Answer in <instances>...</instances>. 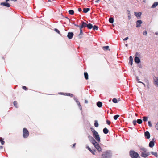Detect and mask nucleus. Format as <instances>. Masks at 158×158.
<instances>
[{"label":"nucleus","instance_id":"nucleus-1","mask_svg":"<svg viewBox=\"0 0 158 158\" xmlns=\"http://www.w3.org/2000/svg\"><path fill=\"white\" fill-rule=\"evenodd\" d=\"M78 27H79L80 30H82L83 28H85L87 27L88 29H91L93 30H98V27L96 25L93 26L91 23L87 24L86 23L82 21L81 23V25L80 26L77 25Z\"/></svg>","mask_w":158,"mask_h":158},{"label":"nucleus","instance_id":"nucleus-2","mask_svg":"<svg viewBox=\"0 0 158 158\" xmlns=\"http://www.w3.org/2000/svg\"><path fill=\"white\" fill-rule=\"evenodd\" d=\"M130 155L132 158H140L139 154L137 152L133 151H130Z\"/></svg>","mask_w":158,"mask_h":158},{"label":"nucleus","instance_id":"nucleus-3","mask_svg":"<svg viewBox=\"0 0 158 158\" xmlns=\"http://www.w3.org/2000/svg\"><path fill=\"white\" fill-rule=\"evenodd\" d=\"M29 135V132L26 128H24L23 130V136L24 138H27Z\"/></svg>","mask_w":158,"mask_h":158},{"label":"nucleus","instance_id":"nucleus-4","mask_svg":"<svg viewBox=\"0 0 158 158\" xmlns=\"http://www.w3.org/2000/svg\"><path fill=\"white\" fill-rule=\"evenodd\" d=\"M93 136L98 142L100 141V138L98 133L96 131L93 134Z\"/></svg>","mask_w":158,"mask_h":158},{"label":"nucleus","instance_id":"nucleus-5","mask_svg":"<svg viewBox=\"0 0 158 158\" xmlns=\"http://www.w3.org/2000/svg\"><path fill=\"white\" fill-rule=\"evenodd\" d=\"M153 83L156 87H158V77H157L154 76L153 77Z\"/></svg>","mask_w":158,"mask_h":158},{"label":"nucleus","instance_id":"nucleus-6","mask_svg":"<svg viewBox=\"0 0 158 158\" xmlns=\"http://www.w3.org/2000/svg\"><path fill=\"white\" fill-rule=\"evenodd\" d=\"M149 155V152H141V156L144 158L147 157Z\"/></svg>","mask_w":158,"mask_h":158},{"label":"nucleus","instance_id":"nucleus-7","mask_svg":"<svg viewBox=\"0 0 158 158\" xmlns=\"http://www.w3.org/2000/svg\"><path fill=\"white\" fill-rule=\"evenodd\" d=\"M88 138L89 139V140L91 142L92 144H93V145H94L95 143H96V141L92 136H88Z\"/></svg>","mask_w":158,"mask_h":158},{"label":"nucleus","instance_id":"nucleus-8","mask_svg":"<svg viewBox=\"0 0 158 158\" xmlns=\"http://www.w3.org/2000/svg\"><path fill=\"white\" fill-rule=\"evenodd\" d=\"M134 14L135 15L136 17L139 19L141 17V16L142 14V13L141 12H134Z\"/></svg>","mask_w":158,"mask_h":158},{"label":"nucleus","instance_id":"nucleus-9","mask_svg":"<svg viewBox=\"0 0 158 158\" xmlns=\"http://www.w3.org/2000/svg\"><path fill=\"white\" fill-rule=\"evenodd\" d=\"M93 145L98 151H100L101 150V148L99 144L97 143V142H96V143H95V144Z\"/></svg>","mask_w":158,"mask_h":158},{"label":"nucleus","instance_id":"nucleus-10","mask_svg":"<svg viewBox=\"0 0 158 158\" xmlns=\"http://www.w3.org/2000/svg\"><path fill=\"white\" fill-rule=\"evenodd\" d=\"M145 136L147 139H149L150 137V133L148 131H146L145 132L144 134Z\"/></svg>","mask_w":158,"mask_h":158},{"label":"nucleus","instance_id":"nucleus-11","mask_svg":"<svg viewBox=\"0 0 158 158\" xmlns=\"http://www.w3.org/2000/svg\"><path fill=\"white\" fill-rule=\"evenodd\" d=\"M0 5L8 7H10V5L7 2H1L0 3Z\"/></svg>","mask_w":158,"mask_h":158},{"label":"nucleus","instance_id":"nucleus-12","mask_svg":"<svg viewBox=\"0 0 158 158\" xmlns=\"http://www.w3.org/2000/svg\"><path fill=\"white\" fill-rule=\"evenodd\" d=\"M102 158H109V153L107 152H104L102 155Z\"/></svg>","mask_w":158,"mask_h":158},{"label":"nucleus","instance_id":"nucleus-13","mask_svg":"<svg viewBox=\"0 0 158 158\" xmlns=\"http://www.w3.org/2000/svg\"><path fill=\"white\" fill-rule=\"evenodd\" d=\"M73 35V32H69L68 34L67 37L69 39H71Z\"/></svg>","mask_w":158,"mask_h":158},{"label":"nucleus","instance_id":"nucleus-14","mask_svg":"<svg viewBox=\"0 0 158 158\" xmlns=\"http://www.w3.org/2000/svg\"><path fill=\"white\" fill-rule=\"evenodd\" d=\"M142 23V22L141 20H139L136 22V27H137L140 26L141 24Z\"/></svg>","mask_w":158,"mask_h":158},{"label":"nucleus","instance_id":"nucleus-15","mask_svg":"<svg viewBox=\"0 0 158 158\" xmlns=\"http://www.w3.org/2000/svg\"><path fill=\"white\" fill-rule=\"evenodd\" d=\"M135 61L137 63H139L140 62V59L138 57H135Z\"/></svg>","mask_w":158,"mask_h":158},{"label":"nucleus","instance_id":"nucleus-16","mask_svg":"<svg viewBox=\"0 0 158 158\" xmlns=\"http://www.w3.org/2000/svg\"><path fill=\"white\" fill-rule=\"evenodd\" d=\"M120 101V99L119 98L117 99L116 98H114L112 100L113 102L114 103H117Z\"/></svg>","mask_w":158,"mask_h":158},{"label":"nucleus","instance_id":"nucleus-17","mask_svg":"<svg viewBox=\"0 0 158 158\" xmlns=\"http://www.w3.org/2000/svg\"><path fill=\"white\" fill-rule=\"evenodd\" d=\"M65 22L64 23L67 24H69L70 23V21L69 19L68 18H66L64 20Z\"/></svg>","mask_w":158,"mask_h":158},{"label":"nucleus","instance_id":"nucleus-18","mask_svg":"<svg viewBox=\"0 0 158 158\" xmlns=\"http://www.w3.org/2000/svg\"><path fill=\"white\" fill-rule=\"evenodd\" d=\"M154 145V142L153 141H152L150 142L149 146L151 148H152Z\"/></svg>","mask_w":158,"mask_h":158},{"label":"nucleus","instance_id":"nucleus-19","mask_svg":"<svg viewBox=\"0 0 158 158\" xmlns=\"http://www.w3.org/2000/svg\"><path fill=\"white\" fill-rule=\"evenodd\" d=\"M97 106L99 107H101L102 106V103L100 101L98 102L97 103Z\"/></svg>","mask_w":158,"mask_h":158},{"label":"nucleus","instance_id":"nucleus-20","mask_svg":"<svg viewBox=\"0 0 158 158\" xmlns=\"http://www.w3.org/2000/svg\"><path fill=\"white\" fill-rule=\"evenodd\" d=\"M90 10L89 8H84L83 9V11L84 13H86Z\"/></svg>","mask_w":158,"mask_h":158},{"label":"nucleus","instance_id":"nucleus-21","mask_svg":"<svg viewBox=\"0 0 158 158\" xmlns=\"http://www.w3.org/2000/svg\"><path fill=\"white\" fill-rule=\"evenodd\" d=\"M84 77L86 80L88 79V75L87 72H85L84 73Z\"/></svg>","mask_w":158,"mask_h":158},{"label":"nucleus","instance_id":"nucleus-22","mask_svg":"<svg viewBox=\"0 0 158 158\" xmlns=\"http://www.w3.org/2000/svg\"><path fill=\"white\" fill-rule=\"evenodd\" d=\"M77 103V105H78L80 109L81 110H82V107L80 105V102L78 101H76Z\"/></svg>","mask_w":158,"mask_h":158},{"label":"nucleus","instance_id":"nucleus-23","mask_svg":"<svg viewBox=\"0 0 158 158\" xmlns=\"http://www.w3.org/2000/svg\"><path fill=\"white\" fill-rule=\"evenodd\" d=\"M158 5V2H155L152 6V8H154L156 7Z\"/></svg>","mask_w":158,"mask_h":158},{"label":"nucleus","instance_id":"nucleus-24","mask_svg":"<svg viewBox=\"0 0 158 158\" xmlns=\"http://www.w3.org/2000/svg\"><path fill=\"white\" fill-rule=\"evenodd\" d=\"M130 59V64L131 65H132V61H133V58L131 56H130L129 57Z\"/></svg>","mask_w":158,"mask_h":158},{"label":"nucleus","instance_id":"nucleus-25","mask_svg":"<svg viewBox=\"0 0 158 158\" xmlns=\"http://www.w3.org/2000/svg\"><path fill=\"white\" fill-rule=\"evenodd\" d=\"M103 132L105 134H107L108 132V130L106 128H104L103 130Z\"/></svg>","mask_w":158,"mask_h":158},{"label":"nucleus","instance_id":"nucleus-26","mask_svg":"<svg viewBox=\"0 0 158 158\" xmlns=\"http://www.w3.org/2000/svg\"><path fill=\"white\" fill-rule=\"evenodd\" d=\"M0 142L2 145H4L5 143V142L3 141V139L2 137L0 138Z\"/></svg>","mask_w":158,"mask_h":158},{"label":"nucleus","instance_id":"nucleus-27","mask_svg":"<svg viewBox=\"0 0 158 158\" xmlns=\"http://www.w3.org/2000/svg\"><path fill=\"white\" fill-rule=\"evenodd\" d=\"M94 125L95 127H98V124L97 120L94 121Z\"/></svg>","mask_w":158,"mask_h":158},{"label":"nucleus","instance_id":"nucleus-28","mask_svg":"<svg viewBox=\"0 0 158 158\" xmlns=\"http://www.w3.org/2000/svg\"><path fill=\"white\" fill-rule=\"evenodd\" d=\"M102 49L104 50H108V49H109V46H103L102 47Z\"/></svg>","mask_w":158,"mask_h":158},{"label":"nucleus","instance_id":"nucleus-29","mask_svg":"<svg viewBox=\"0 0 158 158\" xmlns=\"http://www.w3.org/2000/svg\"><path fill=\"white\" fill-rule=\"evenodd\" d=\"M69 14L71 15H73L74 13V11L73 10H70L69 11Z\"/></svg>","mask_w":158,"mask_h":158},{"label":"nucleus","instance_id":"nucleus-30","mask_svg":"<svg viewBox=\"0 0 158 158\" xmlns=\"http://www.w3.org/2000/svg\"><path fill=\"white\" fill-rule=\"evenodd\" d=\"M151 153L152 154L154 155L156 157H157L158 156L157 153L156 152H152Z\"/></svg>","mask_w":158,"mask_h":158},{"label":"nucleus","instance_id":"nucleus-31","mask_svg":"<svg viewBox=\"0 0 158 158\" xmlns=\"http://www.w3.org/2000/svg\"><path fill=\"white\" fill-rule=\"evenodd\" d=\"M13 103H14V106L15 107L17 108L18 107V106H17L18 103H17V102L16 101H14V102Z\"/></svg>","mask_w":158,"mask_h":158},{"label":"nucleus","instance_id":"nucleus-32","mask_svg":"<svg viewBox=\"0 0 158 158\" xmlns=\"http://www.w3.org/2000/svg\"><path fill=\"white\" fill-rule=\"evenodd\" d=\"M137 122L138 124H140L142 123V120L141 119H138L137 121Z\"/></svg>","mask_w":158,"mask_h":158},{"label":"nucleus","instance_id":"nucleus-33","mask_svg":"<svg viewBox=\"0 0 158 158\" xmlns=\"http://www.w3.org/2000/svg\"><path fill=\"white\" fill-rule=\"evenodd\" d=\"M148 120V118L147 117H143V121H146Z\"/></svg>","mask_w":158,"mask_h":158},{"label":"nucleus","instance_id":"nucleus-34","mask_svg":"<svg viewBox=\"0 0 158 158\" xmlns=\"http://www.w3.org/2000/svg\"><path fill=\"white\" fill-rule=\"evenodd\" d=\"M119 117V115H116L114 116V120H116Z\"/></svg>","mask_w":158,"mask_h":158},{"label":"nucleus","instance_id":"nucleus-35","mask_svg":"<svg viewBox=\"0 0 158 158\" xmlns=\"http://www.w3.org/2000/svg\"><path fill=\"white\" fill-rule=\"evenodd\" d=\"M90 130L93 133V134L96 132V131L92 127L90 128Z\"/></svg>","mask_w":158,"mask_h":158},{"label":"nucleus","instance_id":"nucleus-36","mask_svg":"<svg viewBox=\"0 0 158 158\" xmlns=\"http://www.w3.org/2000/svg\"><path fill=\"white\" fill-rule=\"evenodd\" d=\"M64 95H66L70 96V97H73V94L70 93H66Z\"/></svg>","mask_w":158,"mask_h":158},{"label":"nucleus","instance_id":"nucleus-37","mask_svg":"<svg viewBox=\"0 0 158 158\" xmlns=\"http://www.w3.org/2000/svg\"><path fill=\"white\" fill-rule=\"evenodd\" d=\"M114 21V20L113 18H109V22L110 23H113Z\"/></svg>","mask_w":158,"mask_h":158},{"label":"nucleus","instance_id":"nucleus-38","mask_svg":"<svg viewBox=\"0 0 158 158\" xmlns=\"http://www.w3.org/2000/svg\"><path fill=\"white\" fill-rule=\"evenodd\" d=\"M142 152H147V150L144 148H141Z\"/></svg>","mask_w":158,"mask_h":158},{"label":"nucleus","instance_id":"nucleus-39","mask_svg":"<svg viewBox=\"0 0 158 158\" xmlns=\"http://www.w3.org/2000/svg\"><path fill=\"white\" fill-rule=\"evenodd\" d=\"M148 124L149 126L150 127H152V125L151 123V122L150 121H148Z\"/></svg>","mask_w":158,"mask_h":158},{"label":"nucleus","instance_id":"nucleus-40","mask_svg":"<svg viewBox=\"0 0 158 158\" xmlns=\"http://www.w3.org/2000/svg\"><path fill=\"white\" fill-rule=\"evenodd\" d=\"M82 30H80V34H79V38H80L81 37V35H83V33H82Z\"/></svg>","mask_w":158,"mask_h":158},{"label":"nucleus","instance_id":"nucleus-41","mask_svg":"<svg viewBox=\"0 0 158 158\" xmlns=\"http://www.w3.org/2000/svg\"><path fill=\"white\" fill-rule=\"evenodd\" d=\"M137 81H138V82L139 83H142L144 86H145V84L141 82H140V81H139V79L138 78V77H137Z\"/></svg>","mask_w":158,"mask_h":158},{"label":"nucleus","instance_id":"nucleus-42","mask_svg":"<svg viewBox=\"0 0 158 158\" xmlns=\"http://www.w3.org/2000/svg\"><path fill=\"white\" fill-rule=\"evenodd\" d=\"M147 32L146 31H144L143 32V34L144 35H146L147 34Z\"/></svg>","mask_w":158,"mask_h":158},{"label":"nucleus","instance_id":"nucleus-43","mask_svg":"<svg viewBox=\"0 0 158 158\" xmlns=\"http://www.w3.org/2000/svg\"><path fill=\"white\" fill-rule=\"evenodd\" d=\"M155 128L157 130H158V122L156 124Z\"/></svg>","mask_w":158,"mask_h":158},{"label":"nucleus","instance_id":"nucleus-44","mask_svg":"<svg viewBox=\"0 0 158 158\" xmlns=\"http://www.w3.org/2000/svg\"><path fill=\"white\" fill-rule=\"evenodd\" d=\"M22 88L23 89L25 90H28V89L27 87L25 86H23L22 87Z\"/></svg>","mask_w":158,"mask_h":158},{"label":"nucleus","instance_id":"nucleus-45","mask_svg":"<svg viewBox=\"0 0 158 158\" xmlns=\"http://www.w3.org/2000/svg\"><path fill=\"white\" fill-rule=\"evenodd\" d=\"M86 148L89 150L90 151H91V149L89 146H87Z\"/></svg>","mask_w":158,"mask_h":158},{"label":"nucleus","instance_id":"nucleus-46","mask_svg":"<svg viewBox=\"0 0 158 158\" xmlns=\"http://www.w3.org/2000/svg\"><path fill=\"white\" fill-rule=\"evenodd\" d=\"M93 154L95 155V151L94 150H91V151H90Z\"/></svg>","mask_w":158,"mask_h":158},{"label":"nucleus","instance_id":"nucleus-47","mask_svg":"<svg viewBox=\"0 0 158 158\" xmlns=\"http://www.w3.org/2000/svg\"><path fill=\"white\" fill-rule=\"evenodd\" d=\"M136 120H134L133 121V123L134 124V125H135L136 124Z\"/></svg>","mask_w":158,"mask_h":158},{"label":"nucleus","instance_id":"nucleus-48","mask_svg":"<svg viewBox=\"0 0 158 158\" xmlns=\"http://www.w3.org/2000/svg\"><path fill=\"white\" fill-rule=\"evenodd\" d=\"M128 39V37H126L125 38L123 39V40H127Z\"/></svg>","mask_w":158,"mask_h":158},{"label":"nucleus","instance_id":"nucleus-49","mask_svg":"<svg viewBox=\"0 0 158 158\" xmlns=\"http://www.w3.org/2000/svg\"><path fill=\"white\" fill-rule=\"evenodd\" d=\"M58 33L60 34V32L59 31V30H55Z\"/></svg>","mask_w":158,"mask_h":158},{"label":"nucleus","instance_id":"nucleus-50","mask_svg":"<svg viewBox=\"0 0 158 158\" xmlns=\"http://www.w3.org/2000/svg\"><path fill=\"white\" fill-rule=\"evenodd\" d=\"M78 10L79 12H80L81 11L82 9L81 8H79Z\"/></svg>","mask_w":158,"mask_h":158},{"label":"nucleus","instance_id":"nucleus-51","mask_svg":"<svg viewBox=\"0 0 158 158\" xmlns=\"http://www.w3.org/2000/svg\"><path fill=\"white\" fill-rule=\"evenodd\" d=\"M155 34L156 35H158V31H157V32H154Z\"/></svg>","mask_w":158,"mask_h":158},{"label":"nucleus","instance_id":"nucleus-52","mask_svg":"<svg viewBox=\"0 0 158 158\" xmlns=\"http://www.w3.org/2000/svg\"><path fill=\"white\" fill-rule=\"evenodd\" d=\"M128 18H129V19H131V15H129Z\"/></svg>","mask_w":158,"mask_h":158},{"label":"nucleus","instance_id":"nucleus-53","mask_svg":"<svg viewBox=\"0 0 158 158\" xmlns=\"http://www.w3.org/2000/svg\"><path fill=\"white\" fill-rule=\"evenodd\" d=\"M76 144V143H74V144L73 145V146H72V147H73H73H75V146Z\"/></svg>","mask_w":158,"mask_h":158},{"label":"nucleus","instance_id":"nucleus-54","mask_svg":"<svg viewBox=\"0 0 158 158\" xmlns=\"http://www.w3.org/2000/svg\"><path fill=\"white\" fill-rule=\"evenodd\" d=\"M3 148V147L2 146H0V149H2Z\"/></svg>","mask_w":158,"mask_h":158},{"label":"nucleus","instance_id":"nucleus-55","mask_svg":"<svg viewBox=\"0 0 158 158\" xmlns=\"http://www.w3.org/2000/svg\"><path fill=\"white\" fill-rule=\"evenodd\" d=\"M127 12L129 15H130V12L129 11H127Z\"/></svg>","mask_w":158,"mask_h":158},{"label":"nucleus","instance_id":"nucleus-56","mask_svg":"<svg viewBox=\"0 0 158 158\" xmlns=\"http://www.w3.org/2000/svg\"><path fill=\"white\" fill-rule=\"evenodd\" d=\"M106 123H107V124L108 125H109V120H106Z\"/></svg>","mask_w":158,"mask_h":158},{"label":"nucleus","instance_id":"nucleus-57","mask_svg":"<svg viewBox=\"0 0 158 158\" xmlns=\"http://www.w3.org/2000/svg\"><path fill=\"white\" fill-rule=\"evenodd\" d=\"M85 103H88V101H87V100H85Z\"/></svg>","mask_w":158,"mask_h":158},{"label":"nucleus","instance_id":"nucleus-58","mask_svg":"<svg viewBox=\"0 0 158 158\" xmlns=\"http://www.w3.org/2000/svg\"><path fill=\"white\" fill-rule=\"evenodd\" d=\"M100 0H98L95 1V2H98L100 1Z\"/></svg>","mask_w":158,"mask_h":158},{"label":"nucleus","instance_id":"nucleus-59","mask_svg":"<svg viewBox=\"0 0 158 158\" xmlns=\"http://www.w3.org/2000/svg\"><path fill=\"white\" fill-rule=\"evenodd\" d=\"M5 0L6 1V2H8V1H9V0Z\"/></svg>","mask_w":158,"mask_h":158},{"label":"nucleus","instance_id":"nucleus-60","mask_svg":"<svg viewBox=\"0 0 158 158\" xmlns=\"http://www.w3.org/2000/svg\"><path fill=\"white\" fill-rule=\"evenodd\" d=\"M125 45H126V47H127V46H128V45H127V44H126Z\"/></svg>","mask_w":158,"mask_h":158},{"label":"nucleus","instance_id":"nucleus-61","mask_svg":"<svg viewBox=\"0 0 158 158\" xmlns=\"http://www.w3.org/2000/svg\"><path fill=\"white\" fill-rule=\"evenodd\" d=\"M48 2H51V1L50 0H48Z\"/></svg>","mask_w":158,"mask_h":158},{"label":"nucleus","instance_id":"nucleus-62","mask_svg":"<svg viewBox=\"0 0 158 158\" xmlns=\"http://www.w3.org/2000/svg\"><path fill=\"white\" fill-rule=\"evenodd\" d=\"M75 25L77 27V25L75 24Z\"/></svg>","mask_w":158,"mask_h":158},{"label":"nucleus","instance_id":"nucleus-63","mask_svg":"<svg viewBox=\"0 0 158 158\" xmlns=\"http://www.w3.org/2000/svg\"><path fill=\"white\" fill-rule=\"evenodd\" d=\"M135 115L137 116V114H135Z\"/></svg>","mask_w":158,"mask_h":158},{"label":"nucleus","instance_id":"nucleus-64","mask_svg":"<svg viewBox=\"0 0 158 158\" xmlns=\"http://www.w3.org/2000/svg\"><path fill=\"white\" fill-rule=\"evenodd\" d=\"M108 112H109V111L108 110L107 111V113H108Z\"/></svg>","mask_w":158,"mask_h":158}]
</instances>
